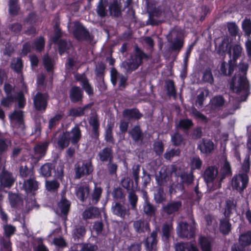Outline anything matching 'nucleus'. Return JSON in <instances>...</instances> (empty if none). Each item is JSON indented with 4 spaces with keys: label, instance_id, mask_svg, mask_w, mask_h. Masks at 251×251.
Segmentation results:
<instances>
[{
    "label": "nucleus",
    "instance_id": "nucleus-24",
    "mask_svg": "<svg viewBox=\"0 0 251 251\" xmlns=\"http://www.w3.org/2000/svg\"><path fill=\"white\" fill-rule=\"evenodd\" d=\"M157 232L153 231L151 236L147 237L146 241V246L148 251L153 250L157 243Z\"/></svg>",
    "mask_w": 251,
    "mask_h": 251
},
{
    "label": "nucleus",
    "instance_id": "nucleus-47",
    "mask_svg": "<svg viewBox=\"0 0 251 251\" xmlns=\"http://www.w3.org/2000/svg\"><path fill=\"white\" fill-rule=\"evenodd\" d=\"M80 251H96L98 248L95 245L86 243L79 245Z\"/></svg>",
    "mask_w": 251,
    "mask_h": 251
},
{
    "label": "nucleus",
    "instance_id": "nucleus-50",
    "mask_svg": "<svg viewBox=\"0 0 251 251\" xmlns=\"http://www.w3.org/2000/svg\"><path fill=\"white\" fill-rule=\"evenodd\" d=\"M234 59L239 58L243 52V48L240 45H235L232 48Z\"/></svg>",
    "mask_w": 251,
    "mask_h": 251
},
{
    "label": "nucleus",
    "instance_id": "nucleus-34",
    "mask_svg": "<svg viewBox=\"0 0 251 251\" xmlns=\"http://www.w3.org/2000/svg\"><path fill=\"white\" fill-rule=\"evenodd\" d=\"M134 227L138 232H143L149 229L148 224L142 221H137L134 223Z\"/></svg>",
    "mask_w": 251,
    "mask_h": 251
},
{
    "label": "nucleus",
    "instance_id": "nucleus-11",
    "mask_svg": "<svg viewBox=\"0 0 251 251\" xmlns=\"http://www.w3.org/2000/svg\"><path fill=\"white\" fill-rule=\"evenodd\" d=\"M89 191V187L86 183H81L80 185H78L75 189L76 197L81 201H84L88 197Z\"/></svg>",
    "mask_w": 251,
    "mask_h": 251
},
{
    "label": "nucleus",
    "instance_id": "nucleus-41",
    "mask_svg": "<svg viewBox=\"0 0 251 251\" xmlns=\"http://www.w3.org/2000/svg\"><path fill=\"white\" fill-rule=\"evenodd\" d=\"M59 187V183L55 180L46 181V189L49 191H54Z\"/></svg>",
    "mask_w": 251,
    "mask_h": 251
},
{
    "label": "nucleus",
    "instance_id": "nucleus-40",
    "mask_svg": "<svg viewBox=\"0 0 251 251\" xmlns=\"http://www.w3.org/2000/svg\"><path fill=\"white\" fill-rule=\"evenodd\" d=\"M11 243L9 238L2 239L0 241V251H11Z\"/></svg>",
    "mask_w": 251,
    "mask_h": 251
},
{
    "label": "nucleus",
    "instance_id": "nucleus-58",
    "mask_svg": "<svg viewBox=\"0 0 251 251\" xmlns=\"http://www.w3.org/2000/svg\"><path fill=\"white\" fill-rule=\"evenodd\" d=\"M89 105L85 106L83 108H78L76 109H73L71 110L70 114L73 116H77L84 114V110L86 108L89 107Z\"/></svg>",
    "mask_w": 251,
    "mask_h": 251
},
{
    "label": "nucleus",
    "instance_id": "nucleus-28",
    "mask_svg": "<svg viewBox=\"0 0 251 251\" xmlns=\"http://www.w3.org/2000/svg\"><path fill=\"white\" fill-rule=\"evenodd\" d=\"M82 91L78 87H74L70 91V98L74 102L78 101L81 99Z\"/></svg>",
    "mask_w": 251,
    "mask_h": 251
},
{
    "label": "nucleus",
    "instance_id": "nucleus-60",
    "mask_svg": "<svg viewBox=\"0 0 251 251\" xmlns=\"http://www.w3.org/2000/svg\"><path fill=\"white\" fill-rule=\"evenodd\" d=\"M34 44L36 50H37L40 51L44 48L45 40L43 37H40L35 42Z\"/></svg>",
    "mask_w": 251,
    "mask_h": 251
},
{
    "label": "nucleus",
    "instance_id": "nucleus-56",
    "mask_svg": "<svg viewBox=\"0 0 251 251\" xmlns=\"http://www.w3.org/2000/svg\"><path fill=\"white\" fill-rule=\"evenodd\" d=\"M86 232L85 229L83 226H79L76 227L74 231V236L75 237L79 238L83 236Z\"/></svg>",
    "mask_w": 251,
    "mask_h": 251
},
{
    "label": "nucleus",
    "instance_id": "nucleus-4",
    "mask_svg": "<svg viewBox=\"0 0 251 251\" xmlns=\"http://www.w3.org/2000/svg\"><path fill=\"white\" fill-rule=\"evenodd\" d=\"M39 183L34 178H30L25 181L23 187L26 193L31 194V198L28 201L26 200V205L28 207L33 208L35 205V201L34 197V192L37 190L39 188Z\"/></svg>",
    "mask_w": 251,
    "mask_h": 251
},
{
    "label": "nucleus",
    "instance_id": "nucleus-8",
    "mask_svg": "<svg viewBox=\"0 0 251 251\" xmlns=\"http://www.w3.org/2000/svg\"><path fill=\"white\" fill-rule=\"evenodd\" d=\"M240 247L236 248V246L232 247L231 251H247L248 247L251 245V232H248L241 235L239 238Z\"/></svg>",
    "mask_w": 251,
    "mask_h": 251
},
{
    "label": "nucleus",
    "instance_id": "nucleus-25",
    "mask_svg": "<svg viewBox=\"0 0 251 251\" xmlns=\"http://www.w3.org/2000/svg\"><path fill=\"white\" fill-rule=\"evenodd\" d=\"M175 249L176 251H199L194 245L189 243H177Z\"/></svg>",
    "mask_w": 251,
    "mask_h": 251
},
{
    "label": "nucleus",
    "instance_id": "nucleus-10",
    "mask_svg": "<svg viewBox=\"0 0 251 251\" xmlns=\"http://www.w3.org/2000/svg\"><path fill=\"white\" fill-rule=\"evenodd\" d=\"M48 95L38 93L34 98V104L36 109L45 111L47 105Z\"/></svg>",
    "mask_w": 251,
    "mask_h": 251
},
{
    "label": "nucleus",
    "instance_id": "nucleus-19",
    "mask_svg": "<svg viewBox=\"0 0 251 251\" xmlns=\"http://www.w3.org/2000/svg\"><path fill=\"white\" fill-rule=\"evenodd\" d=\"M73 34L77 39L81 40L87 35L88 32L81 24L76 23Z\"/></svg>",
    "mask_w": 251,
    "mask_h": 251
},
{
    "label": "nucleus",
    "instance_id": "nucleus-27",
    "mask_svg": "<svg viewBox=\"0 0 251 251\" xmlns=\"http://www.w3.org/2000/svg\"><path fill=\"white\" fill-rule=\"evenodd\" d=\"M102 193V189L100 187H98L95 185L94 189L91 194L90 199L91 200L90 202L92 204L97 203L100 200Z\"/></svg>",
    "mask_w": 251,
    "mask_h": 251
},
{
    "label": "nucleus",
    "instance_id": "nucleus-26",
    "mask_svg": "<svg viewBox=\"0 0 251 251\" xmlns=\"http://www.w3.org/2000/svg\"><path fill=\"white\" fill-rule=\"evenodd\" d=\"M107 1L106 0H100L97 7L96 11L99 16L101 17H105L107 14L106 7Z\"/></svg>",
    "mask_w": 251,
    "mask_h": 251
},
{
    "label": "nucleus",
    "instance_id": "nucleus-13",
    "mask_svg": "<svg viewBox=\"0 0 251 251\" xmlns=\"http://www.w3.org/2000/svg\"><path fill=\"white\" fill-rule=\"evenodd\" d=\"M93 171V168L90 161L84 162L81 167H78L76 170V176L80 178L81 176L87 175Z\"/></svg>",
    "mask_w": 251,
    "mask_h": 251
},
{
    "label": "nucleus",
    "instance_id": "nucleus-6",
    "mask_svg": "<svg viewBox=\"0 0 251 251\" xmlns=\"http://www.w3.org/2000/svg\"><path fill=\"white\" fill-rule=\"evenodd\" d=\"M249 182V177L247 174H239L234 176L232 180V188L240 193L246 188Z\"/></svg>",
    "mask_w": 251,
    "mask_h": 251
},
{
    "label": "nucleus",
    "instance_id": "nucleus-22",
    "mask_svg": "<svg viewBox=\"0 0 251 251\" xmlns=\"http://www.w3.org/2000/svg\"><path fill=\"white\" fill-rule=\"evenodd\" d=\"M9 199L10 205L12 207H20L23 204L22 198L19 195L9 193Z\"/></svg>",
    "mask_w": 251,
    "mask_h": 251
},
{
    "label": "nucleus",
    "instance_id": "nucleus-7",
    "mask_svg": "<svg viewBox=\"0 0 251 251\" xmlns=\"http://www.w3.org/2000/svg\"><path fill=\"white\" fill-rule=\"evenodd\" d=\"M15 100L18 101V105L20 108H23L25 105V99L23 93L20 92L16 95H8L3 98L1 100V104L5 107L11 105Z\"/></svg>",
    "mask_w": 251,
    "mask_h": 251
},
{
    "label": "nucleus",
    "instance_id": "nucleus-12",
    "mask_svg": "<svg viewBox=\"0 0 251 251\" xmlns=\"http://www.w3.org/2000/svg\"><path fill=\"white\" fill-rule=\"evenodd\" d=\"M201 151L204 153H210L216 148L214 143L209 139H202L198 145Z\"/></svg>",
    "mask_w": 251,
    "mask_h": 251
},
{
    "label": "nucleus",
    "instance_id": "nucleus-39",
    "mask_svg": "<svg viewBox=\"0 0 251 251\" xmlns=\"http://www.w3.org/2000/svg\"><path fill=\"white\" fill-rule=\"evenodd\" d=\"M48 145L49 143L46 142L41 144L37 145L34 148L35 152L39 154L41 157H42L45 154Z\"/></svg>",
    "mask_w": 251,
    "mask_h": 251
},
{
    "label": "nucleus",
    "instance_id": "nucleus-29",
    "mask_svg": "<svg viewBox=\"0 0 251 251\" xmlns=\"http://www.w3.org/2000/svg\"><path fill=\"white\" fill-rule=\"evenodd\" d=\"M70 141L67 134L66 132H64L59 135L57 145L60 148L63 149L69 146Z\"/></svg>",
    "mask_w": 251,
    "mask_h": 251
},
{
    "label": "nucleus",
    "instance_id": "nucleus-37",
    "mask_svg": "<svg viewBox=\"0 0 251 251\" xmlns=\"http://www.w3.org/2000/svg\"><path fill=\"white\" fill-rule=\"evenodd\" d=\"M220 228L223 234H228L231 229V225L229 223L228 220L226 219L222 220L220 223Z\"/></svg>",
    "mask_w": 251,
    "mask_h": 251
},
{
    "label": "nucleus",
    "instance_id": "nucleus-55",
    "mask_svg": "<svg viewBox=\"0 0 251 251\" xmlns=\"http://www.w3.org/2000/svg\"><path fill=\"white\" fill-rule=\"evenodd\" d=\"M193 125L192 122L189 119H183L179 121L178 124L179 127L183 129H188Z\"/></svg>",
    "mask_w": 251,
    "mask_h": 251
},
{
    "label": "nucleus",
    "instance_id": "nucleus-30",
    "mask_svg": "<svg viewBox=\"0 0 251 251\" xmlns=\"http://www.w3.org/2000/svg\"><path fill=\"white\" fill-rule=\"evenodd\" d=\"M99 214V210L96 207H90L86 209L83 213L82 216L84 219H92Z\"/></svg>",
    "mask_w": 251,
    "mask_h": 251
},
{
    "label": "nucleus",
    "instance_id": "nucleus-43",
    "mask_svg": "<svg viewBox=\"0 0 251 251\" xmlns=\"http://www.w3.org/2000/svg\"><path fill=\"white\" fill-rule=\"evenodd\" d=\"M19 6L17 5V0H10L9 3V10L10 14L16 15L19 10Z\"/></svg>",
    "mask_w": 251,
    "mask_h": 251
},
{
    "label": "nucleus",
    "instance_id": "nucleus-23",
    "mask_svg": "<svg viewBox=\"0 0 251 251\" xmlns=\"http://www.w3.org/2000/svg\"><path fill=\"white\" fill-rule=\"evenodd\" d=\"M236 202L234 200H227L225 209V215L229 217L231 214L236 211Z\"/></svg>",
    "mask_w": 251,
    "mask_h": 251
},
{
    "label": "nucleus",
    "instance_id": "nucleus-14",
    "mask_svg": "<svg viewBox=\"0 0 251 251\" xmlns=\"http://www.w3.org/2000/svg\"><path fill=\"white\" fill-rule=\"evenodd\" d=\"M225 100L221 96H217L211 100L209 107L212 111L220 110L224 105Z\"/></svg>",
    "mask_w": 251,
    "mask_h": 251
},
{
    "label": "nucleus",
    "instance_id": "nucleus-36",
    "mask_svg": "<svg viewBox=\"0 0 251 251\" xmlns=\"http://www.w3.org/2000/svg\"><path fill=\"white\" fill-rule=\"evenodd\" d=\"M113 212L121 217H124L126 214V208L119 203H116L112 207Z\"/></svg>",
    "mask_w": 251,
    "mask_h": 251
},
{
    "label": "nucleus",
    "instance_id": "nucleus-46",
    "mask_svg": "<svg viewBox=\"0 0 251 251\" xmlns=\"http://www.w3.org/2000/svg\"><path fill=\"white\" fill-rule=\"evenodd\" d=\"M202 165V161L199 157H194L191 160L190 166L192 170L200 169Z\"/></svg>",
    "mask_w": 251,
    "mask_h": 251
},
{
    "label": "nucleus",
    "instance_id": "nucleus-52",
    "mask_svg": "<svg viewBox=\"0 0 251 251\" xmlns=\"http://www.w3.org/2000/svg\"><path fill=\"white\" fill-rule=\"evenodd\" d=\"M43 62L45 67L48 71H51L53 68V61L48 55H45L43 58Z\"/></svg>",
    "mask_w": 251,
    "mask_h": 251
},
{
    "label": "nucleus",
    "instance_id": "nucleus-45",
    "mask_svg": "<svg viewBox=\"0 0 251 251\" xmlns=\"http://www.w3.org/2000/svg\"><path fill=\"white\" fill-rule=\"evenodd\" d=\"M242 28L248 37L251 34V21L250 19H245L242 23Z\"/></svg>",
    "mask_w": 251,
    "mask_h": 251
},
{
    "label": "nucleus",
    "instance_id": "nucleus-35",
    "mask_svg": "<svg viewBox=\"0 0 251 251\" xmlns=\"http://www.w3.org/2000/svg\"><path fill=\"white\" fill-rule=\"evenodd\" d=\"M124 117L127 118H134L139 119L141 117V115L139 111L136 109H126L123 112Z\"/></svg>",
    "mask_w": 251,
    "mask_h": 251
},
{
    "label": "nucleus",
    "instance_id": "nucleus-2",
    "mask_svg": "<svg viewBox=\"0 0 251 251\" xmlns=\"http://www.w3.org/2000/svg\"><path fill=\"white\" fill-rule=\"evenodd\" d=\"M203 177L207 187L210 190L220 188L221 182L225 178V176L218 174L217 168L213 166L209 167L206 169Z\"/></svg>",
    "mask_w": 251,
    "mask_h": 251
},
{
    "label": "nucleus",
    "instance_id": "nucleus-59",
    "mask_svg": "<svg viewBox=\"0 0 251 251\" xmlns=\"http://www.w3.org/2000/svg\"><path fill=\"white\" fill-rule=\"evenodd\" d=\"M180 153L179 150H172L167 151L164 154V157L166 159L170 160L175 156L178 155Z\"/></svg>",
    "mask_w": 251,
    "mask_h": 251
},
{
    "label": "nucleus",
    "instance_id": "nucleus-20",
    "mask_svg": "<svg viewBox=\"0 0 251 251\" xmlns=\"http://www.w3.org/2000/svg\"><path fill=\"white\" fill-rule=\"evenodd\" d=\"M121 4L117 0H112L109 5V13L111 15L118 17L121 14Z\"/></svg>",
    "mask_w": 251,
    "mask_h": 251
},
{
    "label": "nucleus",
    "instance_id": "nucleus-49",
    "mask_svg": "<svg viewBox=\"0 0 251 251\" xmlns=\"http://www.w3.org/2000/svg\"><path fill=\"white\" fill-rule=\"evenodd\" d=\"M11 67L15 71L20 72L23 67L21 59L20 58L13 59L11 63Z\"/></svg>",
    "mask_w": 251,
    "mask_h": 251
},
{
    "label": "nucleus",
    "instance_id": "nucleus-62",
    "mask_svg": "<svg viewBox=\"0 0 251 251\" xmlns=\"http://www.w3.org/2000/svg\"><path fill=\"white\" fill-rule=\"evenodd\" d=\"M154 150L156 154L158 155L162 154L164 150L162 143L161 142H156L154 143Z\"/></svg>",
    "mask_w": 251,
    "mask_h": 251
},
{
    "label": "nucleus",
    "instance_id": "nucleus-3",
    "mask_svg": "<svg viewBox=\"0 0 251 251\" xmlns=\"http://www.w3.org/2000/svg\"><path fill=\"white\" fill-rule=\"evenodd\" d=\"M9 118L14 132L18 134L23 133L25 127L22 111L21 110L14 111L9 116Z\"/></svg>",
    "mask_w": 251,
    "mask_h": 251
},
{
    "label": "nucleus",
    "instance_id": "nucleus-51",
    "mask_svg": "<svg viewBox=\"0 0 251 251\" xmlns=\"http://www.w3.org/2000/svg\"><path fill=\"white\" fill-rule=\"evenodd\" d=\"M130 134L135 141L138 140L141 136V132L139 126L134 127L130 131Z\"/></svg>",
    "mask_w": 251,
    "mask_h": 251
},
{
    "label": "nucleus",
    "instance_id": "nucleus-64",
    "mask_svg": "<svg viewBox=\"0 0 251 251\" xmlns=\"http://www.w3.org/2000/svg\"><path fill=\"white\" fill-rule=\"evenodd\" d=\"M182 137L178 133H176L172 136V141L175 145H179L182 142Z\"/></svg>",
    "mask_w": 251,
    "mask_h": 251
},
{
    "label": "nucleus",
    "instance_id": "nucleus-61",
    "mask_svg": "<svg viewBox=\"0 0 251 251\" xmlns=\"http://www.w3.org/2000/svg\"><path fill=\"white\" fill-rule=\"evenodd\" d=\"M4 90L7 96L15 95L14 94V89L13 86L9 83H6L4 84Z\"/></svg>",
    "mask_w": 251,
    "mask_h": 251
},
{
    "label": "nucleus",
    "instance_id": "nucleus-63",
    "mask_svg": "<svg viewBox=\"0 0 251 251\" xmlns=\"http://www.w3.org/2000/svg\"><path fill=\"white\" fill-rule=\"evenodd\" d=\"M203 79L204 81L212 83L213 78L211 72L209 71H206L203 74Z\"/></svg>",
    "mask_w": 251,
    "mask_h": 251
},
{
    "label": "nucleus",
    "instance_id": "nucleus-18",
    "mask_svg": "<svg viewBox=\"0 0 251 251\" xmlns=\"http://www.w3.org/2000/svg\"><path fill=\"white\" fill-rule=\"evenodd\" d=\"M0 182L4 187H10L14 182V179L11 174L3 170L0 176Z\"/></svg>",
    "mask_w": 251,
    "mask_h": 251
},
{
    "label": "nucleus",
    "instance_id": "nucleus-15",
    "mask_svg": "<svg viewBox=\"0 0 251 251\" xmlns=\"http://www.w3.org/2000/svg\"><path fill=\"white\" fill-rule=\"evenodd\" d=\"M76 80L79 81L82 85L83 89L89 95H92L93 93V90L88 82L87 79L84 75L76 74L75 75Z\"/></svg>",
    "mask_w": 251,
    "mask_h": 251
},
{
    "label": "nucleus",
    "instance_id": "nucleus-21",
    "mask_svg": "<svg viewBox=\"0 0 251 251\" xmlns=\"http://www.w3.org/2000/svg\"><path fill=\"white\" fill-rule=\"evenodd\" d=\"M181 206L180 201H173L163 207L164 211L168 214H172L179 210Z\"/></svg>",
    "mask_w": 251,
    "mask_h": 251
},
{
    "label": "nucleus",
    "instance_id": "nucleus-48",
    "mask_svg": "<svg viewBox=\"0 0 251 251\" xmlns=\"http://www.w3.org/2000/svg\"><path fill=\"white\" fill-rule=\"evenodd\" d=\"M227 27L229 33L233 36L236 35L239 30L238 26L233 22L228 23Z\"/></svg>",
    "mask_w": 251,
    "mask_h": 251
},
{
    "label": "nucleus",
    "instance_id": "nucleus-38",
    "mask_svg": "<svg viewBox=\"0 0 251 251\" xmlns=\"http://www.w3.org/2000/svg\"><path fill=\"white\" fill-rule=\"evenodd\" d=\"M209 94L208 90L207 89H203L201 91V93L197 96L196 100V105L200 107H201L203 104V102L205 98L207 97Z\"/></svg>",
    "mask_w": 251,
    "mask_h": 251
},
{
    "label": "nucleus",
    "instance_id": "nucleus-32",
    "mask_svg": "<svg viewBox=\"0 0 251 251\" xmlns=\"http://www.w3.org/2000/svg\"><path fill=\"white\" fill-rule=\"evenodd\" d=\"M53 168L54 167L52 164L46 163L41 167L40 173L45 177H49L51 175Z\"/></svg>",
    "mask_w": 251,
    "mask_h": 251
},
{
    "label": "nucleus",
    "instance_id": "nucleus-17",
    "mask_svg": "<svg viewBox=\"0 0 251 251\" xmlns=\"http://www.w3.org/2000/svg\"><path fill=\"white\" fill-rule=\"evenodd\" d=\"M70 203L65 198H62L58 204V207L56 209L57 214H64L66 215L70 208Z\"/></svg>",
    "mask_w": 251,
    "mask_h": 251
},
{
    "label": "nucleus",
    "instance_id": "nucleus-5",
    "mask_svg": "<svg viewBox=\"0 0 251 251\" xmlns=\"http://www.w3.org/2000/svg\"><path fill=\"white\" fill-rule=\"evenodd\" d=\"M147 57V55L139 49L135 50V54L131 56V60L128 62L124 63L126 66V69L128 71L136 70L141 64L142 59Z\"/></svg>",
    "mask_w": 251,
    "mask_h": 251
},
{
    "label": "nucleus",
    "instance_id": "nucleus-9",
    "mask_svg": "<svg viewBox=\"0 0 251 251\" xmlns=\"http://www.w3.org/2000/svg\"><path fill=\"white\" fill-rule=\"evenodd\" d=\"M194 226H189L186 223H180L177 227V233L181 237H191L194 234Z\"/></svg>",
    "mask_w": 251,
    "mask_h": 251
},
{
    "label": "nucleus",
    "instance_id": "nucleus-16",
    "mask_svg": "<svg viewBox=\"0 0 251 251\" xmlns=\"http://www.w3.org/2000/svg\"><path fill=\"white\" fill-rule=\"evenodd\" d=\"M70 141L72 144H76L80 139L81 133L78 126H75L70 132H66Z\"/></svg>",
    "mask_w": 251,
    "mask_h": 251
},
{
    "label": "nucleus",
    "instance_id": "nucleus-33",
    "mask_svg": "<svg viewBox=\"0 0 251 251\" xmlns=\"http://www.w3.org/2000/svg\"><path fill=\"white\" fill-rule=\"evenodd\" d=\"M173 230L172 221L164 224L162 227L163 237L168 239Z\"/></svg>",
    "mask_w": 251,
    "mask_h": 251
},
{
    "label": "nucleus",
    "instance_id": "nucleus-1",
    "mask_svg": "<svg viewBox=\"0 0 251 251\" xmlns=\"http://www.w3.org/2000/svg\"><path fill=\"white\" fill-rule=\"evenodd\" d=\"M248 67V65L246 63H240L239 74L235 75L230 84L231 90L241 95V98H238V101H239L246 100L249 95V86L246 77Z\"/></svg>",
    "mask_w": 251,
    "mask_h": 251
},
{
    "label": "nucleus",
    "instance_id": "nucleus-31",
    "mask_svg": "<svg viewBox=\"0 0 251 251\" xmlns=\"http://www.w3.org/2000/svg\"><path fill=\"white\" fill-rule=\"evenodd\" d=\"M212 241V240L210 237H202L200 239V244L202 251H211Z\"/></svg>",
    "mask_w": 251,
    "mask_h": 251
},
{
    "label": "nucleus",
    "instance_id": "nucleus-57",
    "mask_svg": "<svg viewBox=\"0 0 251 251\" xmlns=\"http://www.w3.org/2000/svg\"><path fill=\"white\" fill-rule=\"evenodd\" d=\"M181 178L183 182L190 184L193 181V176L192 173H184L181 175Z\"/></svg>",
    "mask_w": 251,
    "mask_h": 251
},
{
    "label": "nucleus",
    "instance_id": "nucleus-42",
    "mask_svg": "<svg viewBox=\"0 0 251 251\" xmlns=\"http://www.w3.org/2000/svg\"><path fill=\"white\" fill-rule=\"evenodd\" d=\"M111 150L109 148H105L99 153L100 158L102 161H106L111 158Z\"/></svg>",
    "mask_w": 251,
    "mask_h": 251
},
{
    "label": "nucleus",
    "instance_id": "nucleus-53",
    "mask_svg": "<svg viewBox=\"0 0 251 251\" xmlns=\"http://www.w3.org/2000/svg\"><path fill=\"white\" fill-rule=\"evenodd\" d=\"M144 211L145 213L150 216L152 215L154 213V208L147 200L145 201V204L144 206Z\"/></svg>",
    "mask_w": 251,
    "mask_h": 251
},
{
    "label": "nucleus",
    "instance_id": "nucleus-54",
    "mask_svg": "<svg viewBox=\"0 0 251 251\" xmlns=\"http://www.w3.org/2000/svg\"><path fill=\"white\" fill-rule=\"evenodd\" d=\"M3 228L5 235L8 237L13 235L16 231V228L11 225H6Z\"/></svg>",
    "mask_w": 251,
    "mask_h": 251
},
{
    "label": "nucleus",
    "instance_id": "nucleus-44",
    "mask_svg": "<svg viewBox=\"0 0 251 251\" xmlns=\"http://www.w3.org/2000/svg\"><path fill=\"white\" fill-rule=\"evenodd\" d=\"M63 115L62 112H60L50 119L49 123V127L50 129H52L58 124L59 121L62 118Z\"/></svg>",
    "mask_w": 251,
    "mask_h": 251
}]
</instances>
